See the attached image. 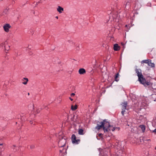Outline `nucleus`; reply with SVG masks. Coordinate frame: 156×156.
I'll return each mask as SVG.
<instances>
[{
	"label": "nucleus",
	"mask_w": 156,
	"mask_h": 156,
	"mask_svg": "<svg viewBox=\"0 0 156 156\" xmlns=\"http://www.w3.org/2000/svg\"><path fill=\"white\" fill-rule=\"evenodd\" d=\"M57 10L59 13H62L64 10V9L63 8L59 6L57 8Z\"/></svg>",
	"instance_id": "6e6552de"
},
{
	"label": "nucleus",
	"mask_w": 156,
	"mask_h": 156,
	"mask_svg": "<svg viewBox=\"0 0 156 156\" xmlns=\"http://www.w3.org/2000/svg\"><path fill=\"white\" fill-rule=\"evenodd\" d=\"M100 123L101 124V125H99L98 124H97V126L96 127L95 129L99 130L101 128H103L105 132H108V129H105V127L104 126V124L102 122H101Z\"/></svg>",
	"instance_id": "7ed1b4c3"
},
{
	"label": "nucleus",
	"mask_w": 156,
	"mask_h": 156,
	"mask_svg": "<svg viewBox=\"0 0 156 156\" xmlns=\"http://www.w3.org/2000/svg\"><path fill=\"white\" fill-rule=\"evenodd\" d=\"M120 49V47L117 44H115L114 45V49L115 51H118Z\"/></svg>",
	"instance_id": "9b49d317"
},
{
	"label": "nucleus",
	"mask_w": 156,
	"mask_h": 156,
	"mask_svg": "<svg viewBox=\"0 0 156 156\" xmlns=\"http://www.w3.org/2000/svg\"><path fill=\"white\" fill-rule=\"evenodd\" d=\"M119 76V75L118 73L115 76V80L117 82L119 80V79L117 78Z\"/></svg>",
	"instance_id": "a211bd4d"
},
{
	"label": "nucleus",
	"mask_w": 156,
	"mask_h": 156,
	"mask_svg": "<svg viewBox=\"0 0 156 156\" xmlns=\"http://www.w3.org/2000/svg\"><path fill=\"white\" fill-rule=\"evenodd\" d=\"M128 103L127 101H124L121 104L122 105V109L126 110L127 106Z\"/></svg>",
	"instance_id": "0eeeda50"
},
{
	"label": "nucleus",
	"mask_w": 156,
	"mask_h": 156,
	"mask_svg": "<svg viewBox=\"0 0 156 156\" xmlns=\"http://www.w3.org/2000/svg\"><path fill=\"white\" fill-rule=\"evenodd\" d=\"M139 127L141 129L143 132H144L145 129V126L144 125H140Z\"/></svg>",
	"instance_id": "dca6fc26"
},
{
	"label": "nucleus",
	"mask_w": 156,
	"mask_h": 156,
	"mask_svg": "<svg viewBox=\"0 0 156 156\" xmlns=\"http://www.w3.org/2000/svg\"><path fill=\"white\" fill-rule=\"evenodd\" d=\"M61 139H60L58 142V145L59 147H64L66 144V139L63 137H61Z\"/></svg>",
	"instance_id": "f03ea898"
},
{
	"label": "nucleus",
	"mask_w": 156,
	"mask_h": 156,
	"mask_svg": "<svg viewBox=\"0 0 156 156\" xmlns=\"http://www.w3.org/2000/svg\"><path fill=\"white\" fill-rule=\"evenodd\" d=\"M64 149L63 148L62 150H59V152L60 153H62V152L63 151Z\"/></svg>",
	"instance_id": "cd10ccee"
},
{
	"label": "nucleus",
	"mask_w": 156,
	"mask_h": 156,
	"mask_svg": "<svg viewBox=\"0 0 156 156\" xmlns=\"http://www.w3.org/2000/svg\"><path fill=\"white\" fill-rule=\"evenodd\" d=\"M153 132H155L156 133V129H154L153 131Z\"/></svg>",
	"instance_id": "c756f323"
},
{
	"label": "nucleus",
	"mask_w": 156,
	"mask_h": 156,
	"mask_svg": "<svg viewBox=\"0 0 156 156\" xmlns=\"http://www.w3.org/2000/svg\"><path fill=\"white\" fill-rule=\"evenodd\" d=\"M121 44H122V46H124V44L123 43H121Z\"/></svg>",
	"instance_id": "2f4dec72"
},
{
	"label": "nucleus",
	"mask_w": 156,
	"mask_h": 156,
	"mask_svg": "<svg viewBox=\"0 0 156 156\" xmlns=\"http://www.w3.org/2000/svg\"><path fill=\"white\" fill-rule=\"evenodd\" d=\"M148 61H149L148 60H143L141 62V63H147V64L148 63Z\"/></svg>",
	"instance_id": "4be33fe9"
},
{
	"label": "nucleus",
	"mask_w": 156,
	"mask_h": 156,
	"mask_svg": "<svg viewBox=\"0 0 156 156\" xmlns=\"http://www.w3.org/2000/svg\"><path fill=\"white\" fill-rule=\"evenodd\" d=\"M34 110V111H35V110ZM41 110V109H40V108H38V109L36 108V111H35V112L37 113H38L40 112Z\"/></svg>",
	"instance_id": "412c9836"
},
{
	"label": "nucleus",
	"mask_w": 156,
	"mask_h": 156,
	"mask_svg": "<svg viewBox=\"0 0 156 156\" xmlns=\"http://www.w3.org/2000/svg\"><path fill=\"white\" fill-rule=\"evenodd\" d=\"M16 147V146H15V145H13V147H12V148L13 149V151H14V152H15V151H16V149H15L14 148H15V147Z\"/></svg>",
	"instance_id": "b1692460"
},
{
	"label": "nucleus",
	"mask_w": 156,
	"mask_h": 156,
	"mask_svg": "<svg viewBox=\"0 0 156 156\" xmlns=\"http://www.w3.org/2000/svg\"><path fill=\"white\" fill-rule=\"evenodd\" d=\"M71 140H72L73 143L76 144H78L79 142L80 141V140L79 139H76V137L75 135L74 134H73L72 135Z\"/></svg>",
	"instance_id": "39448f33"
},
{
	"label": "nucleus",
	"mask_w": 156,
	"mask_h": 156,
	"mask_svg": "<svg viewBox=\"0 0 156 156\" xmlns=\"http://www.w3.org/2000/svg\"><path fill=\"white\" fill-rule=\"evenodd\" d=\"M3 28L5 31L8 32L9 31V29L11 27V26L9 24H6L3 26Z\"/></svg>",
	"instance_id": "423d86ee"
},
{
	"label": "nucleus",
	"mask_w": 156,
	"mask_h": 156,
	"mask_svg": "<svg viewBox=\"0 0 156 156\" xmlns=\"http://www.w3.org/2000/svg\"><path fill=\"white\" fill-rule=\"evenodd\" d=\"M78 133L80 135H83L84 134L83 130L82 129H80L78 130Z\"/></svg>",
	"instance_id": "2eb2a0df"
},
{
	"label": "nucleus",
	"mask_w": 156,
	"mask_h": 156,
	"mask_svg": "<svg viewBox=\"0 0 156 156\" xmlns=\"http://www.w3.org/2000/svg\"><path fill=\"white\" fill-rule=\"evenodd\" d=\"M115 130L117 129L118 130H119L120 129V128L119 127H115Z\"/></svg>",
	"instance_id": "bb28decb"
},
{
	"label": "nucleus",
	"mask_w": 156,
	"mask_h": 156,
	"mask_svg": "<svg viewBox=\"0 0 156 156\" xmlns=\"http://www.w3.org/2000/svg\"><path fill=\"white\" fill-rule=\"evenodd\" d=\"M86 73L85 70L83 68H81L79 70V73L80 74H83Z\"/></svg>",
	"instance_id": "9d476101"
},
{
	"label": "nucleus",
	"mask_w": 156,
	"mask_h": 156,
	"mask_svg": "<svg viewBox=\"0 0 156 156\" xmlns=\"http://www.w3.org/2000/svg\"><path fill=\"white\" fill-rule=\"evenodd\" d=\"M30 123L31 124H33V121H30Z\"/></svg>",
	"instance_id": "c85d7f7f"
},
{
	"label": "nucleus",
	"mask_w": 156,
	"mask_h": 156,
	"mask_svg": "<svg viewBox=\"0 0 156 156\" xmlns=\"http://www.w3.org/2000/svg\"><path fill=\"white\" fill-rule=\"evenodd\" d=\"M103 123L104 124V126L105 127V129H108V132L109 131V128L112 127V126H111L109 122L107 121L105 119L102 121Z\"/></svg>",
	"instance_id": "20e7f679"
},
{
	"label": "nucleus",
	"mask_w": 156,
	"mask_h": 156,
	"mask_svg": "<svg viewBox=\"0 0 156 156\" xmlns=\"http://www.w3.org/2000/svg\"><path fill=\"white\" fill-rule=\"evenodd\" d=\"M22 80L23 81L22 83L24 85H26L28 81V79L27 78H24Z\"/></svg>",
	"instance_id": "f8f14e48"
},
{
	"label": "nucleus",
	"mask_w": 156,
	"mask_h": 156,
	"mask_svg": "<svg viewBox=\"0 0 156 156\" xmlns=\"http://www.w3.org/2000/svg\"><path fill=\"white\" fill-rule=\"evenodd\" d=\"M109 129H110L109 130V131L110 130H112L113 131L115 130V127H113L112 126V127H111L109 128Z\"/></svg>",
	"instance_id": "aec40b11"
},
{
	"label": "nucleus",
	"mask_w": 156,
	"mask_h": 156,
	"mask_svg": "<svg viewBox=\"0 0 156 156\" xmlns=\"http://www.w3.org/2000/svg\"><path fill=\"white\" fill-rule=\"evenodd\" d=\"M55 18H56V19H58V16H56V17H55Z\"/></svg>",
	"instance_id": "473e14b6"
},
{
	"label": "nucleus",
	"mask_w": 156,
	"mask_h": 156,
	"mask_svg": "<svg viewBox=\"0 0 156 156\" xmlns=\"http://www.w3.org/2000/svg\"><path fill=\"white\" fill-rule=\"evenodd\" d=\"M136 72L138 77V80L145 87L150 85V83L149 82H146L145 80L143 78L140 69H136Z\"/></svg>",
	"instance_id": "f257e3e1"
},
{
	"label": "nucleus",
	"mask_w": 156,
	"mask_h": 156,
	"mask_svg": "<svg viewBox=\"0 0 156 156\" xmlns=\"http://www.w3.org/2000/svg\"><path fill=\"white\" fill-rule=\"evenodd\" d=\"M119 76V75L118 73L115 76V80L117 82L119 80V79L117 78Z\"/></svg>",
	"instance_id": "6ab92c4d"
},
{
	"label": "nucleus",
	"mask_w": 156,
	"mask_h": 156,
	"mask_svg": "<svg viewBox=\"0 0 156 156\" xmlns=\"http://www.w3.org/2000/svg\"><path fill=\"white\" fill-rule=\"evenodd\" d=\"M147 64L149 66H150L151 67H153L154 66V63H152L151 61H149Z\"/></svg>",
	"instance_id": "f3484780"
},
{
	"label": "nucleus",
	"mask_w": 156,
	"mask_h": 156,
	"mask_svg": "<svg viewBox=\"0 0 156 156\" xmlns=\"http://www.w3.org/2000/svg\"><path fill=\"white\" fill-rule=\"evenodd\" d=\"M103 134L101 133H100L98 134V136L100 137H102Z\"/></svg>",
	"instance_id": "a878e982"
},
{
	"label": "nucleus",
	"mask_w": 156,
	"mask_h": 156,
	"mask_svg": "<svg viewBox=\"0 0 156 156\" xmlns=\"http://www.w3.org/2000/svg\"><path fill=\"white\" fill-rule=\"evenodd\" d=\"M5 44V43H2L1 44L0 46H2V45H3L5 50V51H8L9 49V48H10V46L9 45H8L7 46L8 47H6V45Z\"/></svg>",
	"instance_id": "1a4fd4ad"
},
{
	"label": "nucleus",
	"mask_w": 156,
	"mask_h": 156,
	"mask_svg": "<svg viewBox=\"0 0 156 156\" xmlns=\"http://www.w3.org/2000/svg\"><path fill=\"white\" fill-rule=\"evenodd\" d=\"M122 111H121V113L122 115H124V113L125 112V110L122 109Z\"/></svg>",
	"instance_id": "5701e85b"
},
{
	"label": "nucleus",
	"mask_w": 156,
	"mask_h": 156,
	"mask_svg": "<svg viewBox=\"0 0 156 156\" xmlns=\"http://www.w3.org/2000/svg\"><path fill=\"white\" fill-rule=\"evenodd\" d=\"M69 99L71 101H73V99L72 98H69Z\"/></svg>",
	"instance_id": "7c9ffc66"
},
{
	"label": "nucleus",
	"mask_w": 156,
	"mask_h": 156,
	"mask_svg": "<svg viewBox=\"0 0 156 156\" xmlns=\"http://www.w3.org/2000/svg\"><path fill=\"white\" fill-rule=\"evenodd\" d=\"M29 94H30L29 93H28V95H29Z\"/></svg>",
	"instance_id": "72a5a7b5"
},
{
	"label": "nucleus",
	"mask_w": 156,
	"mask_h": 156,
	"mask_svg": "<svg viewBox=\"0 0 156 156\" xmlns=\"http://www.w3.org/2000/svg\"><path fill=\"white\" fill-rule=\"evenodd\" d=\"M28 108L29 110L32 111L35 110V108L34 107V105L33 104H30L28 106Z\"/></svg>",
	"instance_id": "ddd939ff"
},
{
	"label": "nucleus",
	"mask_w": 156,
	"mask_h": 156,
	"mask_svg": "<svg viewBox=\"0 0 156 156\" xmlns=\"http://www.w3.org/2000/svg\"><path fill=\"white\" fill-rule=\"evenodd\" d=\"M70 96L71 97H73L75 96L77 97L76 96H75V94L74 93H72L70 95Z\"/></svg>",
	"instance_id": "393cba45"
},
{
	"label": "nucleus",
	"mask_w": 156,
	"mask_h": 156,
	"mask_svg": "<svg viewBox=\"0 0 156 156\" xmlns=\"http://www.w3.org/2000/svg\"><path fill=\"white\" fill-rule=\"evenodd\" d=\"M77 106L75 105L74 106L72 105L71 106V109L73 111H75L77 108Z\"/></svg>",
	"instance_id": "4468645a"
}]
</instances>
